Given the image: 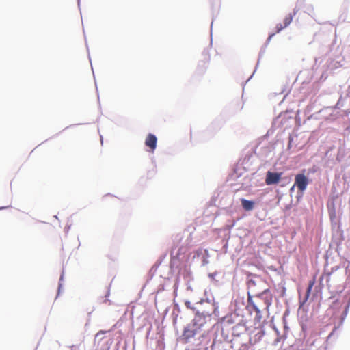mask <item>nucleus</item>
<instances>
[{
	"mask_svg": "<svg viewBox=\"0 0 350 350\" xmlns=\"http://www.w3.org/2000/svg\"><path fill=\"white\" fill-rule=\"evenodd\" d=\"M206 294H207V291L206 290L204 291V295L206 296Z\"/></svg>",
	"mask_w": 350,
	"mask_h": 350,
	"instance_id": "47",
	"label": "nucleus"
},
{
	"mask_svg": "<svg viewBox=\"0 0 350 350\" xmlns=\"http://www.w3.org/2000/svg\"><path fill=\"white\" fill-rule=\"evenodd\" d=\"M288 313H289L288 310H286V311H285V312H284V316L285 317V316L288 315Z\"/></svg>",
	"mask_w": 350,
	"mask_h": 350,
	"instance_id": "39",
	"label": "nucleus"
},
{
	"mask_svg": "<svg viewBox=\"0 0 350 350\" xmlns=\"http://www.w3.org/2000/svg\"><path fill=\"white\" fill-rule=\"evenodd\" d=\"M326 78H327V76H325V75H324V73H323V74L321 75V76L320 79H321V80H325V79H326Z\"/></svg>",
	"mask_w": 350,
	"mask_h": 350,
	"instance_id": "38",
	"label": "nucleus"
},
{
	"mask_svg": "<svg viewBox=\"0 0 350 350\" xmlns=\"http://www.w3.org/2000/svg\"><path fill=\"white\" fill-rule=\"evenodd\" d=\"M77 4H78V6L79 7L80 6V0H77Z\"/></svg>",
	"mask_w": 350,
	"mask_h": 350,
	"instance_id": "44",
	"label": "nucleus"
},
{
	"mask_svg": "<svg viewBox=\"0 0 350 350\" xmlns=\"http://www.w3.org/2000/svg\"><path fill=\"white\" fill-rule=\"evenodd\" d=\"M349 307H350V296L347 298V304H345L344 310L340 315L341 322H343V321L345 319V318L348 314Z\"/></svg>",
	"mask_w": 350,
	"mask_h": 350,
	"instance_id": "19",
	"label": "nucleus"
},
{
	"mask_svg": "<svg viewBox=\"0 0 350 350\" xmlns=\"http://www.w3.org/2000/svg\"><path fill=\"white\" fill-rule=\"evenodd\" d=\"M177 259L175 257H172L170 260V268L172 269L174 266H176Z\"/></svg>",
	"mask_w": 350,
	"mask_h": 350,
	"instance_id": "25",
	"label": "nucleus"
},
{
	"mask_svg": "<svg viewBox=\"0 0 350 350\" xmlns=\"http://www.w3.org/2000/svg\"><path fill=\"white\" fill-rule=\"evenodd\" d=\"M317 171L315 167H313L312 168L308 169V174H310V173H315Z\"/></svg>",
	"mask_w": 350,
	"mask_h": 350,
	"instance_id": "32",
	"label": "nucleus"
},
{
	"mask_svg": "<svg viewBox=\"0 0 350 350\" xmlns=\"http://www.w3.org/2000/svg\"><path fill=\"white\" fill-rule=\"evenodd\" d=\"M157 137L154 134L149 133L145 139V145L149 148V152H153L157 148Z\"/></svg>",
	"mask_w": 350,
	"mask_h": 350,
	"instance_id": "11",
	"label": "nucleus"
},
{
	"mask_svg": "<svg viewBox=\"0 0 350 350\" xmlns=\"http://www.w3.org/2000/svg\"><path fill=\"white\" fill-rule=\"evenodd\" d=\"M306 319L304 317H301L300 319H299V325L301 327V332L304 333V334L305 335V332H306L307 329H308V326H307V324H306Z\"/></svg>",
	"mask_w": 350,
	"mask_h": 350,
	"instance_id": "22",
	"label": "nucleus"
},
{
	"mask_svg": "<svg viewBox=\"0 0 350 350\" xmlns=\"http://www.w3.org/2000/svg\"><path fill=\"white\" fill-rule=\"evenodd\" d=\"M274 35H275V33H271V34H269V36H268V38H267V40H266L265 43L264 44V45H265V46H267L269 44V42L271 41V40L272 37H273Z\"/></svg>",
	"mask_w": 350,
	"mask_h": 350,
	"instance_id": "27",
	"label": "nucleus"
},
{
	"mask_svg": "<svg viewBox=\"0 0 350 350\" xmlns=\"http://www.w3.org/2000/svg\"><path fill=\"white\" fill-rule=\"evenodd\" d=\"M185 350H189V349L186 348Z\"/></svg>",
	"mask_w": 350,
	"mask_h": 350,
	"instance_id": "49",
	"label": "nucleus"
},
{
	"mask_svg": "<svg viewBox=\"0 0 350 350\" xmlns=\"http://www.w3.org/2000/svg\"><path fill=\"white\" fill-rule=\"evenodd\" d=\"M54 217H55V219H58V217H57V215H55V216H54Z\"/></svg>",
	"mask_w": 350,
	"mask_h": 350,
	"instance_id": "48",
	"label": "nucleus"
},
{
	"mask_svg": "<svg viewBox=\"0 0 350 350\" xmlns=\"http://www.w3.org/2000/svg\"><path fill=\"white\" fill-rule=\"evenodd\" d=\"M334 334V331H332L328 336V338H330Z\"/></svg>",
	"mask_w": 350,
	"mask_h": 350,
	"instance_id": "40",
	"label": "nucleus"
},
{
	"mask_svg": "<svg viewBox=\"0 0 350 350\" xmlns=\"http://www.w3.org/2000/svg\"><path fill=\"white\" fill-rule=\"evenodd\" d=\"M211 319H208L206 316L198 314L193 317L191 321L187 323L184 327L182 334L178 338V341L182 344H187L193 342V340H198L196 345H199L201 339L205 337V332H202L203 327L210 321Z\"/></svg>",
	"mask_w": 350,
	"mask_h": 350,
	"instance_id": "1",
	"label": "nucleus"
},
{
	"mask_svg": "<svg viewBox=\"0 0 350 350\" xmlns=\"http://www.w3.org/2000/svg\"><path fill=\"white\" fill-rule=\"evenodd\" d=\"M308 108H309L310 109H312L311 105H308Z\"/></svg>",
	"mask_w": 350,
	"mask_h": 350,
	"instance_id": "46",
	"label": "nucleus"
},
{
	"mask_svg": "<svg viewBox=\"0 0 350 350\" xmlns=\"http://www.w3.org/2000/svg\"><path fill=\"white\" fill-rule=\"evenodd\" d=\"M293 141V137L292 135H289L288 137V149H290L291 148V144H292V142Z\"/></svg>",
	"mask_w": 350,
	"mask_h": 350,
	"instance_id": "28",
	"label": "nucleus"
},
{
	"mask_svg": "<svg viewBox=\"0 0 350 350\" xmlns=\"http://www.w3.org/2000/svg\"><path fill=\"white\" fill-rule=\"evenodd\" d=\"M347 95V97L349 98V100H350V85L348 87Z\"/></svg>",
	"mask_w": 350,
	"mask_h": 350,
	"instance_id": "36",
	"label": "nucleus"
},
{
	"mask_svg": "<svg viewBox=\"0 0 350 350\" xmlns=\"http://www.w3.org/2000/svg\"><path fill=\"white\" fill-rule=\"evenodd\" d=\"M217 275V272L211 273L208 274V277L211 280H215V276Z\"/></svg>",
	"mask_w": 350,
	"mask_h": 350,
	"instance_id": "29",
	"label": "nucleus"
},
{
	"mask_svg": "<svg viewBox=\"0 0 350 350\" xmlns=\"http://www.w3.org/2000/svg\"><path fill=\"white\" fill-rule=\"evenodd\" d=\"M297 12V10L295 8L293 10V14L290 13L288 15H287L284 18L283 23H284V26L285 27H288L291 24V23L292 22L293 18L296 14Z\"/></svg>",
	"mask_w": 350,
	"mask_h": 350,
	"instance_id": "18",
	"label": "nucleus"
},
{
	"mask_svg": "<svg viewBox=\"0 0 350 350\" xmlns=\"http://www.w3.org/2000/svg\"><path fill=\"white\" fill-rule=\"evenodd\" d=\"M304 192H301L300 191L297 190V193L296 195V200H297V204H298L302 199Z\"/></svg>",
	"mask_w": 350,
	"mask_h": 350,
	"instance_id": "24",
	"label": "nucleus"
},
{
	"mask_svg": "<svg viewBox=\"0 0 350 350\" xmlns=\"http://www.w3.org/2000/svg\"><path fill=\"white\" fill-rule=\"evenodd\" d=\"M338 111H336V107L329 106L323 107L318 111L317 113H314L316 118L320 117L327 120L332 121L338 118Z\"/></svg>",
	"mask_w": 350,
	"mask_h": 350,
	"instance_id": "3",
	"label": "nucleus"
},
{
	"mask_svg": "<svg viewBox=\"0 0 350 350\" xmlns=\"http://www.w3.org/2000/svg\"><path fill=\"white\" fill-rule=\"evenodd\" d=\"M285 291H286V288H285V287H284V288H283V289H282V293H285Z\"/></svg>",
	"mask_w": 350,
	"mask_h": 350,
	"instance_id": "43",
	"label": "nucleus"
},
{
	"mask_svg": "<svg viewBox=\"0 0 350 350\" xmlns=\"http://www.w3.org/2000/svg\"><path fill=\"white\" fill-rule=\"evenodd\" d=\"M291 181V176L285 175L283 172H282V176H280V180L278 184H280V187H285L288 185Z\"/></svg>",
	"mask_w": 350,
	"mask_h": 350,
	"instance_id": "16",
	"label": "nucleus"
},
{
	"mask_svg": "<svg viewBox=\"0 0 350 350\" xmlns=\"http://www.w3.org/2000/svg\"><path fill=\"white\" fill-rule=\"evenodd\" d=\"M306 171V170L304 169L295 176L294 186H296L297 190L301 192H304L310 183L309 178L305 174Z\"/></svg>",
	"mask_w": 350,
	"mask_h": 350,
	"instance_id": "4",
	"label": "nucleus"
},
{
	"mask_svg": "<svg viewBox=\"0 0 350 350\" xmlns=\"http://www.w3.org/2000/svg\"><path fill=\"white\" fill-rule=\"evenodd\" d=\"M213 19L211 21V25H213ZM212 31V26H211V32Z\"/></svg>",
	"mask_w": 350,
	"mask_h": 350,
	"instance_id": "42",
	"label": "nucleus"
},
{
	"mask_svg": "<svg viewBox=\"0 0 350 350\" xmlns=\"http://www.w3.org/2000/svg\"><path fill=\"white\" fill-rule=\"evenodd\" d=\"M275 142H269L265 146H262L260 147H257L256 149V154L258 155L260 158L262 159H265L267 158H271L273 155V152L275 150Z\"/></svg>",
	"mask_w": 350,
	"mask_h": 350,
	"instance_id": "5",
	"label": "nucleus"
},
{
	"mask_svg": "<svg viewBox=\"0 0 350 350\" xmlns=\"http://www.w3.org/2000/svg\"><path fill=\"white\" fill-rule=\"evenodd\" d=\"M295 187H296V186H294V184H293L292 185V187L290 188L289 192H290L291 196H292V193L294 192Z\"/></svg>",
	"mask_w": 350,
	"mask_h": 350,
	"instance_id": "34",
	"label": "nucleus"
},
{
	"mask_svg": "<svg viewBox=\"0 0 350 350\" xmlns=\"http://www.w3.org/2000/svg\"><path fill=\"white\" fill-rule=\"evenodd\" d=\"M266 47L265 45H263L261 49H260V51L259 52V54H258V62L256 63V65L255 66V70L253 72V73L251 75V76L249 77V79L245 81V83H247L248 81L250 80V79L253 77L256 70L257 69V67L259 64V62H260V59L262 57V56L264 55L265 51H266Z\"/></svg>",
	"mask_w": 350,
	"mask_h": 350,
	"instance_id": "17",
	"label": "nucleus"
},
{
	"mask_svg": "<svg viewBox=\"0 0 350 350\" xmlns=\"http://www.w3.org/2000/svg\"><path fill=\"white\" fill-rule=\"evenodd\" d=\"M64 278V269H63L62 271V273L60 275V277H59V282H58V287H57V296H56L55 299H57V297L60 295V293L62 292V290L63 288Z\"/></svg>",
	"mask_w": 350,
	"mask_h": 350,
	"instance_id": "20",
	"label": "nucleus"
},
{
	"mask_svg": "<svg viewBox=\"0 0 350 350\" xmlns=\"http://www.w3.org/2000/svg\"><path fill=\"white\" fill-rule=\"evenodd\" d=\"M211 350H233L232 346L228 341H221L215 339L211 345Z\"/></svg>",
	"mask_w": 350,
	"mask_h": 350,
	"instance_id": "9",
	"label": "nucleus"
},
{
	"mask_svg": "<svg viewBox=\"0 0 350 350\" xmlns=\"http://www.w3.org/2000/svg\"><path fill=\"white\" fill-rule=\"evenodd\" d=\"M109 295H110V291H109V289L108 288L107 291V293H106V295L105 296V299L103 301L104 302H106L107 301V298L109 297Z\"/></svg>",
	"mask_w": 350,
	"mask_h": 350,
	"instance_id": "33",
	"label": "nucleus"
},
{
	"mask_svg": "<svg viewBox=\"0 0 350 350\" xmlns=\"http://www.w3.org/2000/svg\"><path fill=\"white\" fill-rule=\"evenodd\" d=\"M262 312L260 310V309H259V313H256V319L258 321H260V319H262Z\"/></svg>",
	"mask_w": 350,
	"mask_h": 350,
	"instance_id": "31",
	"label": "nucleus"
},
{
	"mask_svg": "<svg viewBox=\"0 0 350 350\" xmlns=\"http://www.w3.org/2000/svg\"><path fill=\"white\" fill-rule=\"evenodd\" d=\"M313 285H314V282L313 281H310L309 282V284L307 286V288H306V294H305V296H304V299H301L299 298V308H302L304 306V305L306 304V302L308 301L309 297H310V293H311V291H312V288L313 287Z\"/></svg>",
	"mask_w": 350,
	"mask_h": 350,
	"instance_id": "12",
	"label": "nucleus"
},
{
	"mask_svg": "<svg viewBox=\"0 0 350 350\" xmlns=\"http://www.w3.org/2000/svg\"><path fill=\"white\" fill-rule=\"evenodd\" d=\"M207 263H208V260H206V258L205 257H203L202 265H205Z\"/></svg>",
	"mask_w": 350,
	"mask_h": 350,
	"instance_id": "37",
	"label": "nucleus"
},
{
	"mask_svg": "<svg viewBox=\"0 0 350 350\" xmlns=\"http://www.w3.org/2000/svg\"><path fill=\"white\" fill-rule=\"evenodd\" d=\"M348 98H349L347 97V96L345 98L340 96V98L338 99L337 103L335 105V106H333V107H336V111H338V109H340V108H342L344 106L345 102Z\"/></svg>",
	"mask_w": 350,
	"mask_h": 350,
	"instance_id": "21",
	"label": "nucleus"
},
{
	"mask_svg": "<svg viewBox=\"0 0 350 350\" xmlns=\"http://www.w3.org/2000/svg\"><path fill=\"white\" fill-rule=\"evenodd\" d=\"M70 228V225L67 224L64 228L65 232L67 233Z\"/></svg>",
	"mask_w": 350,
	"mask_h": 350,
	"instance_id": "35",
	"label": "nucleus"
},
{
	"mask_svg": "<svg viewBox=\"0 0 350 350\" xmlns=\"http://www.w3.org/2000/svg\"><path fill=\"white\" fill-rule=\"evenodd\" d=\"M211 301H214V298L210 299L208 297L201 298L199 301L194 304H191L190 301L186 300L185 301V306L187 308L192 310L194 317H197L198 314L204 315L208 319H211L213 315L215 317H219V306L218 304L213 301L211 304Z\"/></svg>",
	"mask_w": 350,
	"mask_h": 350,
	"instance_id": "2",
	"label": "nucleus"
},
{
	"mask_svg": "<svg viewBox=\"0 0 350 350\" xmlns=\"http://www.w3.org/2000/svg\"><path fill=\"white\" fill-rule=\"evenodd\" d=\"M241 205L244 211H250L254 209L255 202L253 200H249L245 198L240 199Z\"/></svg>",
	"mask_w": 350,
	"mask_h": 350,
	"instance_id": "13",
	"label": "nucleus"
},
{
	"mask_svg": "<svg viewBox=\"0 0 350 350\" xmlns=\"http://www.w3.org/2000/svg\"><path fill=\"white\" fill-rule=\"evenodd\" d=\"M343 240L344 232L343 230L341 228L340 225L339 224L338 226L336 234H334L332 237V244L336 245L337 251L340 247V245Z\"/></svg>",
	"mask_w": 350,
	"mask_h": 350,
	"instance_id": "10",
	"label": "nucleus"
},
{
	"mask_svg": "<svg viewBox=\"0 0 350 350\" xmlns=\"http://www.w3.org/2000/svg\"><path fill=\"white\" fill-rule=\"evenodd\" d=\"M255 297L263 301L265 309L269 312V308L271 306L273 299V295L270 290L269 288L265 289L262 292L256 293Z\"/></svg>",
	"mask_w": 350,
	"mask_h": 350,
	"instance_id": "6",
	"label": "nucleus"
},
{
	"mask_svg": "<svg viewBox=\"0 0 350 350\" xmlns=\"http://www.w3.org/2000/svg\"><path fill=\"white\" fill-rule=\"evenodd\" d=\"M207 63L208 62L206 61L200 62L198 66V70H199L201 73H204L205 72Z\"/></svg>",
	"mask_w": 350,
	"mask_h": 350,
	"instance_id": "23",
	"label": "nucleus"
},
{
	"mask_svg": "<svg viewBox=\"0 0 350 350\" xmlns=\"http://www.w3.org/2000/svg\"><path fill=\"white\" fill-rule=\"evenodd\" d=\"M247 304L248 306H251L256 313H259V308L253 301V296L251 295L250 291H247Z\"/></svg>",
	"mask_w": 350,
	"mask_h": 350,
	"instance_id": "15",
	"label": "nucleus"
},
{
	"mask_svg": "<svg viewBox=\"0 0 350 350\" xmlns=\"http://www.w3.org/2000/svg\"><path fill=\"white\" fill-rule=\"evenodd\" d=\"M314 9L312 5H308L305 12H308L309 15H311V12H313Z\"/></svg>",
	"mask_w": 350,
	"mask_h": 350,
	"instance_id": "30",
	"label": "nucleus"
},
{
	"mask_svg": "<svg viewBox=\"0 0 350 350\" xmlns=\"http://www.w3.org/2000/svg\"><path fill=\"white\" fill-rule=\"evenodd\" d=\"M247 285L248 291L254 292L253 288L263 284L262 278L256 274L248 273L247 276Z\"/></svg>",
	"mask_w": 350,
	"mask_h": 350,
	"instance_id": "7",
	"label": "nucleus"
},
{
	"mask_svg": "<svg viewBox=\"0 0 350 350\" xmlns=\"http://www.w3.org/2000/svg\"><path fill=\"white\" fill-rule=\"evenodd\" d=\"M76 125H77V124H71L70 126H67L66 129L69 128V127H70V126H76Z\"/></svg>",
	"mask_w": 350,
	"mask_h": 350,
	"instance_id": "45",
	"label": "nucleus"
},
{
	"mask_svg": "<svg viewBox=\"0 0 350 350\" xmlns=\"http://www.w3.org/2000/svg\"><path fill=\"white\" fill-rule=\"evenodd\" d=\"M282 172L268 170L265 175V183L267 185L278 184L280 180Z\"/></svg>",
	"mask_w": 350,
	"mask_h": 350,
	"instance_id": "8",
	"label": "nucleus"
},
{
	"mask_svg": "<svg viewBox=\"0 0 350 350\" xmlns=\"http://www.w3.org/2000/svg\"><path fill=\"white\" fill-rule=\"evenodd\" d=\"M328 214L331 221L332 226L336 225V213L334 204L331 207H328Z\"/></svg>",
	"mask_w": 350,
	"mask_h": 350,
	"instance_id": "14",
	"label": "nucleus"
},
{
	"mask_svg": "<svg viewBox=\"0 0 350 350\" xmlns=\"http://www.w3.org/2000/svg\"><path fill=\"white\" fill-rule=\"evenodd\" d=\"M285 27L282 25V24L279 23L276 25L275 29H276V33H280Z\"/></svg>",
	"mask_w": 350,
	"mask_h": 350,
	"instance_id": "26",
	"label": "nucleus"
},
{
	"mask_svg": "<svg viewBox=\"0 0 350 350\" xmlns=\"http://www.w3.org/2000/svg\"><path fill=\"white\" fill-rule=\"evenodd\" d=\"M100 141H101V143L103 144V136H102V135H100Z\"/></svg>",
	"mask_w": 350,
	"mask_h": 350,
	"instance_id": "41",
	"label": "nucleus"
}]
</instances>
